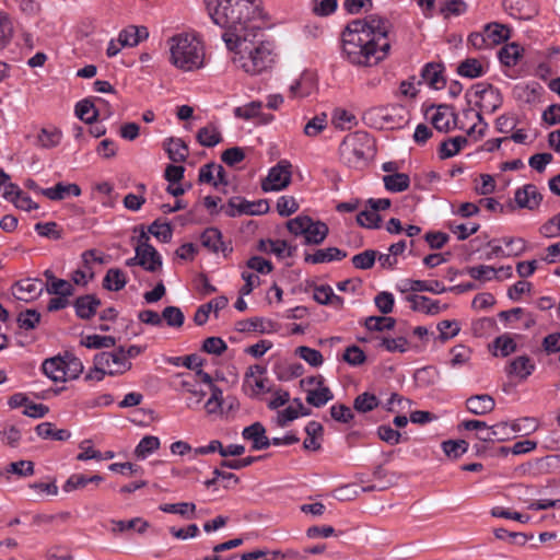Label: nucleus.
<instances>
[{
	"label": "nucleus",
	"instance_id": "19",
	"mask_svg": "<svg viewBox=\"0 0 560 560\" xmlns=\"http://www.w3.org/2000/svg\"><path fill=\"white\" fill-rule=\"evenodd\" d=\"M402 292L412 291V292H431L434 294H441L447 291V288L443 285L442 282L438 280L433 281H424V280H411L407 279L402 281Z\"/></svg>",
	"mask_w": 560,
	"mask_h": 560
},
{
	"label": "nucleus",
	"instance_id": "16",
	"mask_svg": "<svg viewBox=\"0 0 560 560\" xmlns=\"http://www.w3.org/2000/svg\"><path fill=\"white\" fill-rule=\"evenodd\" d=\"M465 405L472 415L485 416L495 408V400L488 394H479L468 397Z\"/></svg>",
	"mask_w": 560,
	"mask_h": 560
},
{
	"label": "nucleus",
	"instance_id": "13",
	"mask_svg": "<svg viewBox=\"0 0 560 560\" xmlns=\"http://www.w3.org/2000/svg\"><path fill=\"white\" fill-rule=\"evenodd\" d=\"M140 259V266L147 271L155 272L162 266V259L158 250L149 243H141L136 247Z\"/></svg>",
	"mask_w": 560,
	"mask_h": 560
},
{
	"label": "nucleus",
	"instance_id": "26",
	"mask_svg": "<svg viewBox=\"0 0 560 560\" xmlns=\"http://www.w3.org/2000/svg\"><path fill=\"white\" fill-rule=\"evenodd\" d=\"M62 365V357H55L46 359L42 364V370L54 382H65L67 380V372H65Z\"/></svg>",
	"mask_w": 560,
	"mask_h": 560
},
{
	"label": "nucleus",
	"instance_id": "29",
	"mask_svg": "<svg viewBox=\"0 0 560 560\" xmlns=\"http://www.w3.org/2000/svg\"><path fill=\"white\" fill-rule=\"evenodd\" d=\"M110 523L113 524V534L124 533L129 529H135L139 534H143L150 527V524L141 517H135L129 521L112 520Z\"/></svg>",
	"mask_w": 560,
	"mask_h": 560
},
{
	"label": "nucleus",
	"instance_id": "10",
	"mask_svg": "<svg viewBox=\"0 0 560 560\" xmlns=\"http://www.w3.org/2000/svg\"><path fill=\"white\" fill-rule=\"evenodd\" d=\"M430 120L433 127L440 132H448L454 128H463V126L457 124V115L454 108L448 105H439Z\"/></svg>",
	"mask_w": 560,
	"mask_h": 560
},
{
	"label": "nucleus",
	"instance_id": "15",
	"mask_svg": "<svg viewBox=\"0 0 560 560\" xmlns=\"http://www.w3.org/2000/svg\"><path fill=\"white\" fill-rule=\"evenodd\" d=\"M242 435L245 440L252 441V448L255 451L267 450L270 446V439L266 436V429L260 422L244 428Z\"/></svg>",
	"mask_w": 560,
	"mask_h": 560
},
{
	"label": "nucleus",
	"instance_id": "36",
	"mask_svg": "<svg viewBox=\"0 0 560 560\" xmlns=\"http://www.w3.org/2000/svg\"><path fill=\"white\" fill-rule=\"evenodd\" d=\"M385 188L392 192H401L408 189L410 178L405 173H394L383 177Z\"/></svg>",
	"mask_w": 560,
	"mask_h": 560
},
{
	"label": "nucleus",
	"instance_id": "7",
	"mask_svg": "<svg viewBox=\"0 0 560 560\" xmlns=\"http://www.w3.org/2000/svg\"><path fill=\"white\" fill-rule=\"evenodd\" d=\"M292 164L288 160H281L270 168L268 176L262 180L264 191H278L287 188L291 183Z\"/></svg>",
	"mask_w": 560,
	"mask_h": 560
},
{
	"label": "nucleus",
	"instance_id": "2",
	"mask_svg": "<svg viewBox=\"0 0 560 560\" xmlns=\"http://www.w3.org/2000/svg\"><path fill=\"white\" fill-rule=\"evenodd\" d=\"M390 23L377 14L350 21L341 33V57L355 67H374L390 51Z\"/></svg>",
	"mask_w": 560,
	"mask_h": 560
},
{
	"label": "nucleus",
	"instance_id": "18",
	"mask_svg": "<svg viewBox=\"0 0 560 560\" xmlns=\"http://www.w3.org/2000/svg\"><path fill=\"white\" fill-rule=\"evenodd\" d=\"M257 248L260 252L273 254L278 258L292 257L295 250L294 246L283 240H260Z\"/></svg>",
	"mask_w": 560,
	"mask_h": 560
},
{
	"label": "nucleus",
	"instance_id": "41",
	"mask_svg": "<svg viewBox=\"0 0 560 560\" xmlns=\"http://www.w3.org/2000/svg\"><path fill=\"white\" fill-rule=\"evenodd\" d=\"M332 398H334V395H332L331 390L328 387L322 385L317 389H308L307 390L306 401H307V404H310L316 408H319V407H323L324 405H326Z\"/></svg>",
	"mask_w": 560,
	"mask_h": 560
},
{
	"label": "nucleus",
	"instance_id": "3",
	"mask_svg": "<svg viewBox=\"0 0 560 560\" xmlns=\"http://www.w3.org/2000/svg\"><path fill=\"white\" fill-rule=\"evenodd\" d=\"M171 62L183 71H195L205 65L202 44L189 35H176L170 40Z\"/></svg>",
	"mask_w": 560,
	"mask_h": 560
},
{
	"label": "nucleus",
	"instance_id": "28",
	"mask_svg": "<svg viewBox=\"0 0 560 560\" xmlns=\"http://www.w3.org/2000/svg\"><path fill=\"white\" fill-rule=\"evenodd\" d=\"M468 140L464 136H457L448 138L440 144L439 156L441 160L450 159L456 155L464 147H466Z\"/></svg>",
	"mask_w": 560,
	"mask_h": 560
},
{
	"label": "nucleus",
	"instance_id": "37",
	"mask_svg": "<svg viewBox=\"0 0 560 560\" xmlns=\"http://www.w3.org/2000/svg\"><path fill=\"white\" fill-rule=\"evenodd\" d=\"M75 115L84 122L93 124L98 118V110L91 100L85 98L77 103Z\"/></svg>",
	"mask_w": 560,
	"mask_h": 560
},
{
	"label": "nucleus",
	"instance_id": "56",
	"mask_svg": "<svg viewBox=\"0 0 560 560\" xmlns=\"http://www.w3.org/2000/svg\"><path fill=\"white\" fill-rule=\"evenodd\" d=\"M35 231L44 237L50 240H60L62 237V230L54 221L50 222H38L35 224Z\"/></svg>",
	"mask_w": 560,
	"mask_h": 560
},
{
	"label": "nucleus",
	"instance_id": "49",
	"mask_svg": "<svg viewBox=\"0 0 560 560\" xmlns=\"http://www.w3.org/2000/svg\"><path fill=\"white\" fill-rule=\"evenodd\" d=\"M65 372H67V378H77L83 372V364L79 358L72 353H66L62 357Z\"/></svg>",
	"mask_w": 560,
	"mask_h": 560
},
{
	"label": "nucleus",
	"instance_id": "48",
	"mask_svg": "<svg viewBox=\"0 0 560 560\" xmlns=\"http://www.w3.org/2000/svg\"><path fill=\"white\" fill-rule=\"evenodd\" d=\"M443 452L446 456L458 458L468 450V442L465 440H447L442 443Z\"/></svg>",
	"mask_w": 560,
	"mask_h": 560
},
{
	"label": "nucleus",
	"instance_id": "46",
	"mask_svg": "<svg viewBox=\"0 0 560 560\" xmlns=\"http://www.w3.org/2000/svg\"><path fill=\"white\" fill-rule=\"evenodd\" d=\"M18 325L21 329L33 330L40 322V314L36 310H26L21 312L16 318Z\"/></svg>",
	"mask_w": 560,
	"mask_h": 560
},
{
	"label": "nucleus",
	"instance_id": "54",
	"mask_svg": "<svg viewBox=\"0 0 560 560\" xmlns=\"http://www.w3.org/2000/svg\"><path fill=\"white\" fill-rule=\"evenodd\" d=\"M304 372V368L301 363H290L278 366L276 370L277 377L279 381H290L301 376Z\"/></svg>",
	"mask_w": 560,
	"mask_h": 560
},
{
	"label": "nucleus",
	"instance_id": "62",
	"mask_svg": "<svg viewBox=\"0 0 560 560\" xmlns=\"http://www.w3.org/2000/svg\"><path fill=\"white\" fill-rule=\"evenodd\" d=\"M299 210V203L292 196H281L277 201V211L281 217H289Z\"/></svg>",
	"mask_w": 560,
	"mask_h": 560
},
{
	"label": "nucleus",
	"instance_id": "45",
	"mask_svg": "<svg viewBox=\"0 0 560 560\" xmlns=\"http://www.w3.org/2000/svg\"><path fill=\"white\" fill-rule=\"evenodd\" d=\"M327 127V115L326 113H320L319 115L314 116L310 119L303 129V132L306 137H317L320 132H323Z\"/></svg>",
	"mask_w": 560,
	"mask_h": 560
},
{
	"label": "nucleus",
	"instance_id": "20",
	"mask_svg": "<svg viewBox=\"0 0 560 560\" xmlns=\"http://www.w3.org/2000/svg\"><path fill=\"white\" fill-rule=\"evenodd\" d=\"M228 303V298L221 295L215 299H212L206 304L200 305L195 313L194 322L198 326L206 324L211 312H214L217 314L220 310L226 307Z\"/></svg>",
	"mask_w": 560,
	"mask_h": 560
},
{
	"label": "nucleus",
	"instance_id": "35",
	"mask_svg": "<svg viewBox=\"0 0 560 560\" xmlns=\"http://www.w3.org/2000/svg\"><path fill=\"white\" fill-rule=\"evenodd\" d=\"M161 446L160 439L154 435L143 436L135 448V456L138 459H145L156 452Z\"/></svg>",
	"mask_w": 560,
	"mask_h": 560
},
{
	"label": "nucleus",
	"instance_id": "5",
	"mask_svg": "<svg viewBox=\"0 0 560 560\" xmlns=\"http://www.w3.org/2000/svg\"><path fill=\"white\" fill-rule=\"evenodd\" d=\"M287 229L294 236H304L305 245H320L329 233L323 221H314L308 215H298L287 222Z\"/></svg>",
	"mask_w": 560,
	"mask_h": 560
},
{
	"label": "nucleus",
	"instance_id": "57",
	"mask_svg": "<svg viewBox=\"0 0 560 560\" xmlns=\"http://www.w3.org/2000/svg\"><path fill=\"white\" fill-rule=\"evenodd\" d=\"M466 272L475 280L488 281L497 276V268L486 265L472 266Z\"/></svg>",
	"mask_w": 560,
	"mask_h": 560
},
{
	"label": "nucleus",
	"instance_id": "61",
	"mask_svg": "<svg viewBox=\"0 0 560 560\" xmlns=\"http://www.w3.org/2000/svg\"><path fill=\"white\" fill-rule=\"evenodd\" d=\"M381 347L386 349L388 352H400L404 353L408 350V340L405 337L381 339Z\"/></svg>",
	"mask_w": 560,
	"mask_h": 560
},
{
	"label": "nucleus",
	"instance_id": "4",
	"mask_svg": "<svg viewBox=\"0 0 560 560\" xmlns=\"http://www.w3.org/2000/svg\"><path fill=\"white\" fill-rule=\"evenodd\" d=\"M372 152V138L364 131L349 133L339 145L340 159L345 164L354 168L364 166Z\"/></svg>",
	"mask_w": 560,
	"mask_h": 560
},
{
	"label": "nucleus",
	"instance_id": "12",
	"mask_svg": "<svg viewBox=\"0 0 560 560\" xmlns=\"http://www.w3.org/2000/svg\"><path fill=\"white\" fill-rule=\"evenodd\" d=\"M44 291V283L37 278H26L18 281L13 288V295L21 301H33L37 299Z\"/></svg>",
	"mask_w": 560,
	"mask_h": 560
},
{
	"label": "nucleus",
	"instance_id": "21",
	"mask_svg": "<svg viewBox=\"0 0 560 560\" xmlns=\"http://www.w3.org/2000/svg\"><path fill=\"white\" fill-rule=\"evenodd\" d=\"M101 305L100 299L93 294L79 296L74 301L75 314L81 319H90L93 317Z\"/></svg>",
	"mask_w": 560,
	"mask_h": 560
},
{
	"label": "nucleus",
	"instance_id": "6",
	"mask_svg": "<svg viewBox=\"0 0 560 560\" xmlns=\"http://www.w3.org/2000/svg\"><path fill=\"white\" fill-rule=\"evenodd\" d=\"M222 209L230 218L241 214L260 215L269 211V203L266 199L248 201L243 197H233L229 200L226 206L222 207Z\"/></svg>",
	"mask_w": 560,
	"mask_h": 560
},
{
	"label": "nucleus",
	"instance_id": "44",
	"mask_svg": "<svg viewBox=\"0 0 560 560\" xmlns=\"http://www.w3.org/2000/svg\"><path fill=\"white\" fill-rule=\"evenodd\" d=\"M80 343L89 349H103L114 347L116 339L112 336L89 335Z\"/></svg>",
	"mask_w": 560,
	"mask_h": 560
},
{
	"label": "nucleus",
	"instance_id": "25",
	"mask_svg": "<svg viewBox=\"0 0 560 560\" xmlns=\"http://www.w3.org/2000/svg\"><path fill=\"white\" fill-rule=\"evenodd\" d=\"M535 370V364L527 355H520L512 360L506 366L509 375H515L521 380H526Z\"/></svg>",
	"mask_w": 560,
	"mask_h": 560
},
{
	"label": "nucleus",
	"instance_id": "59",
	"mask_svg": "<svg viewBox=\"0 0 560 560\" xmlns=\"http://www.w3.org/2000/svg\"><path fill=\"white\" fill-rule=\"evenodd\" d=\"M438 329L440 331L439 339L442 342H445L459 332L460 328L456 320H442L438 324Z\"/></svg>",
	"mask_w": 560,
	"mask_h": 560
},
{
	"label": "nucleus",
	"instance_id": "30",
	"mask_svg": "<svg viewBox=\"0 0 560 560\" xmlns=\"http://www.w3.org/2000/svg\"><path fill=\"white\" fill-rule=\"evenodd\" d=\"M35 431L37 435L45 440H55V441H67L70 439L71 433L65 429H55L54 424L50 422H42L36 428Z\"/></svg>",
	"mask_w": 560,
	"mask_h": 560
},
{
	"label": "nucleus",
	"instance_id": "55",
	"mask_svg": "<svg viewBox=\"0 0 560 560\" xmlns=\"http://www.w3.org/2000/svg\"><path fill=\"white\" fill-rule=\"evenodd\" d=\"M162 320H165L170 327H182L185 320L184 313L177 306H166L162 312Z\"/></svg>",
	"mask_w": 560,
	"mask_h": 560
},
{
	"label": "nucleus",
	"instance_id": "9",
	"mask_svg": "<svg viewBox=\"0 0 560 560\" xmlns=\"http://www.w3.org/2000/svg\"><path fill=\"white\" fill-rule=\"evenodd\" d=\"M518 432H522L520 422H513L511 425L508 422H499L492 427L487 424V429L477 433L476 438L481 442H503L510 440L513 433Z\"/></svg>",
	"mask_w": 560,
	"mask_h": 560
},
{
	"label": "nucleus",
	"instance_id": "43",
	"mask_svg": "<svg viewBox=\"0 0 560 560\" xmlns=\"http://www.w3.org/2000/svg\"><path fill=\"white\" fill-rule=\"evenodd\" d=\"M332 124L336 128L350 129L358 125L355 115L345 108H336L332 112Z\"/></svg>",
	"mask_w": 560,
	"mask_h": 560
},
{
	"label": "nucleus",
	"instance_id": "8",
	"mask_svg": "<svg viewBox=\"0 0 560 560\" xmlns=\"http://www.w3.org/2000/svg\"><path fill=\"white\" fill-rule=\"evenodd\" d=\"M98 364L107 368L108 375H120L131 369V362L127 359L124 347L114 352L98 353Z\"/></svg>",
	"mask_w": 560,
	"mask_h": 560
},
{
	"label": "nucleus",
	"instance_id": "34",
	"mask_svg": "<svg viewBox=\"0 0 560 560\" xmlns=\"http://www.w3.org/2000/svg\"><path fill=\"white\" fill-rule=\"evenodd\" d=\"M62 138V133L57 128H42L36 138V145L43 149H51L57 147Z\"/></svg>",
	"mask_w": 560,
	"mask_h": 560
},
{
	"label": "nucleus",
	"instance_id": "63",
	"mask_svg": "<svg viewBox=\"0 0 560 560\" xmlns=\"http://www.w3.org/2000/svg\"><path fill=\"white\" fill-rule=\"evenodd\" d=\"M201 349L207 353L221 355L228 349V346L220 337H208L203 340Z\"/></svg>",
	"mask_w": 560,
	"mask_h": 560
},
{
	"label": "nucleus",
	"instance_id": "23",
	"mask_svg": "<svg viewBox=\"0 0 560 560\" xmlns=\"http://www.w3.org/2000/svg\"><path fill=\"white\" fill-rule=\"evenodd\" d=\"M423 81L434 90H441L445 86L443 77V67L440 63H428L421 71Z\"/></svg>",
	"mask_w": 560,
	"mask_h": 560
},
{
	"label": "nucleus",
	"instance_id": "14",
	"mask_svg": "<svg viewBox=\"0 0 560 560\" xmlns=\"http://www.w3.org/2000/svg\"><path fill=\"white\" fill-rule=\"evenodd\" d=\"M201 244L213 253H223L224 256L232 253V247L230 244H225L222 241V234L217 228H208L203 231L201 234Z\"/></svg>",
	"mask_w": 560,
	"mask_h": 560
},
{
	"label": "nucleus",
	"instance_id": "38",
	"mask_svg": "<svg viewBox=\"0 0 560 560\" xmlns=\"http://www.w3.org/2000/svg\"><path fill=\"white\" fill-rule=\"evenodd\" d=\"M485 33L489 45H499L509 39L510 30L499 23H490L485 27Z\"/></svg>",
	"mask_w": 560,
	"mask_h": 560
},
{
	"label": "nucleus",
	"instance_id": "64",
	"mask_svg": "<svg viewBox=\"0 0 560 560\" xmlns=\"http://www.w3.org/2000/svg\"><path fill=\"white\" fill-rule=\"evenodd\" d=\"M149 233H151L154 237L162 241L163 243H167L172 238V228L170 223H160L159 220H155L149 226Z\"/></svg>",
	"mask_w": 560,
	"mask_h": 560
},
{
	"label": "nucleus",
	"instance_id": "24",
	"mask_svg": "<svg viewBox=\"0 0 560 560\" xmlns=\"http://www.w3.org/2000/svg\"><path fill=\"white\" fill-rule=\"evenodd\" d=\"M407 301L411 303L412 311L422 312L428 315H436L442 311L440 302L424 295H409Z\"/></svg>",
	"mask_w": 560,
	"mask_h": 560
},
{
	"label": "nucleus",
	"instance_id": "11",
	"mask_svg": "<svg viewBox=\"0 0 560 560\" xmlns=\"http://www.w3.org/2000/svg\"><path fill=\"white\" fill-rule=\"evenodd\" d=\"M514 201L520 209L535 211L540 207L542 195L534 184H526L515 190Z\"/></svg>",
	"mask_w": 560,
	"mask_h": 560
},
{
	"label": "nucleus",
	"instance_id": "47",
	"mask_svg": "<svg viewBox=\"0 0 560 560\" xmlns=\"http://www.w3.org/2000/svg\"><path fill=\"white\" fill-rule=\"evenodd\" d=\"M452 359L450 364L452 368L464 366L471 359V350L464 345H457L451 349Z\"/></svg>",
	"mask_w": 560,
	"mask_h": 560
},
{
	"label": "nucleus",
	"instance_id": "42",
	"mask_svg": "<svg viewBox=\"0 0 560 560\" xmlns=\"http://www.w3.org/2000/svg\"><path fill=\"white\" fill-rule=\"evenodd\" d=\"M395 325L396 319L387 316H370L364 320V326L370 331L392 330Z\"/></svg>",
	"mask_w": 560,
	"mask_h": 560
},
{
	"label": "nucleus",
	"instance_id": "31",
	"mask_svg": "<svg viewBox=\"0 0 560 560\" xmlns=\"http://www.w3.org/2000/svg\"><path fill=\"white\" fill-rule=\"evenodd\" d=\"M197 140L202 147L212 148L222 141V136L217 126L209 124L198 130Z\"/></svg>",
	"mask_w": 560,
	"mask_h": 560
},
{
	"label": "nucleus",
	"instance_id": "32",
	"mask_svg": "<svg viewBox=\"0 0 560 560\" xmlns=\"http://www.w3.org/2000/svg\"><path fill=\"white\" fill-rule=\"evenodd\" d=\"M126 284V273L118 268L108 269L103 279V287L108 291H120Z\"/></svg>",
	"mask_w": 560,
	"mask_h": 560
},
{
	"label": "nucleus",
	"instance_id": "50",
	"mask_svg": "<svg viewBox=\"0 0 560 560\" xmlns=\"http://www.w3.org/2000/svg\"><path fill=\"white\" fill-rule=\"evenodd\" d=\"M295 353L306 361L311 366L317 368L323 364L324 358L323 354L313 348L306 346H300L296 348Z\"/></svg>",
	"mask_w": 560,
	"mask_h": 560
},
{
	"label": "nucleus",
	"instance_id": "17",
	"mask_svg": "<svg viewBox=\"0 0 560 560\" xmlns=\"http://www.w3.org/2000/svg\"><path fill=\"white\" fill-rule=\"evenodd\" d=\"M347 257V252L338 247H327L317 249L313 254H305L304 261L307 264H324L330 261H340Z\"/></svg>",
	"mask_w": 560,
	"mask_h": 560
},
{
	"label": "nucleus",
	"instance_id": "51",
	"mask_svg": "<svg viewBox=\"0 0 560 560\" xmlns=\"http://www.w3.org/2000/svg\"><path fill=\"white\" fill-rule=\"evenodd\" d=\"M44 289L48 294L52 295H72L74 292V288L69 281L58 278L50 283L44 284Z\"/></svg>",
	"mask_w": 560,
	"mask_h": 560
},
{
	"label": "nucleus",
	"instance_id": "58",
	"mask_svg": "<svg viewBox=\"0 0 560 560\" xmlns=\"http://www.w3.org/2000/svg\"><path fill=\"white\" fill-rule=\"evenodd\" d=\"M376 255V250L366 249L360 254L354 255L351 260L355 268L366 270L374 266Z\"/></svg>",
	"mask_w": 560,
	"mask_h": 560
},
{
	"label": "nucleus",
	"instance_id": "60",
	"mask_svg": "<svg viewBox=\"0 0 560 560\" xmlns=\"http://www.w3.org/2000/svg\"><path fill=\"white\" fill-rule=\"evenodd\" d=\"M342 359L352 366H359L365 362L366 355L360 347L353 345L346 348Z\"/></svg>",
	"mask_w": 560,
	"mask_h": 560
},
{
	"label": "nucleus",
	"instance_id": "40",
	"mask_svg": "<svg viewBox=\"0 0 560 560\" xmlns=\"http://www.w3.org/2000/svg\"><path fill=\"white\" fill-rule=\"evenodd\" d=\"M523 48L516 44L511 43L502 47L499 51L500 61L508 67L515 66L522 57Z\"/></svg>",
	"mask_w": 560,
	"mask_h": 560
},
{
	"label": "nucleus",
	"instance_id": "27",
	"mask_svg": "<svg viewBox=\"0 0 560 560\" xmlns=\"http://www.w3.org/2000/svg\"><path fill=\"white\" fill-rule=\"evenodd\" d=\"M168 159L173 162H185L188 156V147L180 138H168L164 142Z\"/></svg>",
	"mask_w": 560,
	"mask_h": 560
},
{
	"label": "nucleus",
	"instance_id": "33",
	"mask_svg": "<svg viewBox=\"0 0 560 560\" xmlns=\"http://www.w3.org/2000/svg\"><path fill=\"white\" fill-rule=\"evenodd\" d=\"M493 355L505 358L512 353H514L517 349V345L513 337L509 334H503L497 337L493 342Z\"/></svg>",
	"mask_w": 560,
	"mask_h": 560
},
{
	"label": "nucleus",
	"instance_id": "52",
	"mask_svg": "<svg viewBox=\"0 0 560 560\" xmlns=\"http://www.w3.org/2000/svg\"><path fill=\"white\" fill-rule=\"evenodd\" d=\"M378 406V399L375 395L363 393L353 401V408L359 412H369Z\"/></svg>",
	"mask_w": 560,
	"mask_h": 560
},
{
	"label": "nucleus",
	"instance_id": "1",
	"mask_svg": "<svg viewBox=\"0 0 560 560\" xmlns=\"http://www.w3.org/2000/svg\"><path fill=\"white\" fill-rule=\"evenodd\" d=\"M213 23L224 30L222 39L234 52L233 63L249 75H259L275 65L270 42L260 39L264 19L259 0H205Z\"/></svg>",
	"mask_w": 560,
	"mask_h": 560
},
{
	"label": "nucleus",
	"instance_id": "53",
	"mask_svg": "<svg viewBox=\"0 0 560 560\" xmlns=\"http://www.w3.org/2000/svg\"><path fill=\"white\" fill-rule=\"evenodd\" d=\"M382 218L378 213H376L372 208L362 210L357 215V222L360 226L366 229H377L380 228V222Z\"/></svg>",
	"mask_w": 560,
	"mask_h": 560
},
{
	"label": "nucleus",
	"instance_id": "22",
	"mask_svg": "<svg viewBox=\"0 0 560 560\" xmlns=\"http://www.w3.org/2000/svg\"><path fill=\"white\" fill-rule=\"evenodd\" d=\"M40 195L45 196L46 198L58 201L65 199L67 196H80L81 195V188L77 184H63L58 183L54 187L45 188L44 190H40Z\"/></svg>",
	"mask_w": 560,
	"mask_h": 560
},
{
	"label": "nucleus",
	"instance_id": "39",
	"mask_svg": "<svg viewBox=\"0 0 560 560\" xmlns=\"http://www.w3.org/2000/svg\"><path fill=\"white\" fill-rule=\"evenodd\" d=\"M457 73L462 77L476 79L483 74V67L476 58H467L457 67Z\"/></svg>",
	"mask_w": 560,
	"mask_h": 560
}]
</instances>
